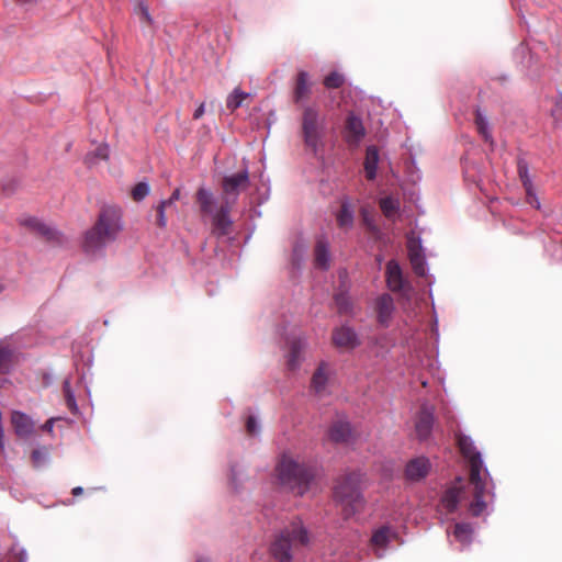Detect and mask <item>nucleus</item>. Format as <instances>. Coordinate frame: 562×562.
Masks as SVG:
<instances>
[{
	"label": "nucleus",
	"mask_w": 562,
	"mask_h": 562,
	"mask_svg": "<svg viewBox=\"0 0 562 562\" xmlns=\"http://www.w3.org/2000/svg\"><path fill=\"white\" fill-rule=\"evenodd\" d=\"M246 186V169L225 177L222 183V195L216 196L210 189L201 187L196 192V201L201 214L210 217L213 229L218 235L228 234L233 221L229 213L236 204L240 190Z\"/></svg>",
	"instance_id": "1"
},
{
	"label": "nucleus",
	"mask_w": 562,
	"mask_h": 562,
	"mask_svg": "<svg viewBox=\"0 0 562 562\" xmlns=\"http://www.w3.org/2000/svg\"><path fill=\"white\" fill-rule=\"evenodd\" d=\"M458 446L470 467V485L473 490V501L469 504V510L473 516L483 515L487 510V499L494 497L493 482L472 438L459 435Z\"/></svg>",
	"instance_id": "2"
},
{
	"label": "nucleus",
	"mask_w": 562,
	"mask_h": 562,
	"mask_svg": "<svg viewBox=\"0 0 562 562\" xmlns=\"http://www.w3.org/2000/svg\"><path fill=\"white\" fill-rule=\"evenodd\" d=\"M279 483L297 496H303L316 487L321 469L314 461H305L283 454L277 467Z\"/></svg>",
	"instance_id": "3"
},
{
	"label": "nucleus",
	"mask_w": 562,
	"mask_h": 562,
	"mask_svg": "<svg viewBox=\"0 0 562 562\" xmlns=\"http://www.w3.org/2000/svg\"><path fill=\"white\" fill-rule=\"evenodd\" d=\"M121 210L116 206H103L95 224L86 232L82 248L89 256H98L113 243L122 231Z\"/></svg>",
	"instance_id": "4"
},
{
	"label": "nucleus",
	"mask_w": 562,
	"mask_h": 562,
	"mask_svg": "<svg viewBox=\"0 0 562 562\" xmlns=\"http://www.w3.org/2000/svg\"><path fill=\"white\" fill-rule=\"evenodd\" d=\"M310 543V535L301 519L286 526L271 544V553L278 562H291L292 552Z\"/></svg>",
	"instance_id": "5"
},
{
	"label": "nucleus",
	"mask_w": 562,
	"mask_h": 562,
	"mask_svg": "<svg viewBox=\"0 0 562 562\" xmlns=\"http://www.w3.org/2000/svg\"><path fill=\"white\" fill-rule=\"evenodd\" d=\"M360 483L361 474L352 472L342 476L334 488V499L346 518L359 513L364 505Z\"/></svg>",
	"instance_id": "6"
},
{
	"label": "nucleus",
	"mask_w": 562,
	"mask_h": 562,
	"mask_svg": "<svg viewBox=\"0 0 562 562\" xmlns=\"http://www.w3.org/2000/svg\"><path fill=\"white\" fill-rule=\"evenodd\" d=\"M302 132L305 146L317 156L324 147L326 123L325 116L316 106H304L302 114Z\"/></svg>",
	"instance_id": "7"
},
{
	"label": "nucleus",
	"mask_w": 562,
	"mask_h": 562,
	"mask_svg": "<svg viewBox=\"0 0 562 562\" xmlns=\"http://www.w3.org/2000/svg\"><path fill=\"white\" fill-rule=\"evenodd\" d=\"M386 285L390 291L398 293L405 299H409L413 288L409 281L404 277L402 268L396 260H390L385 269Z\"/></svg>",
	"instance_id": "8"
},
{
	"label": "nucleus",
	"mask_w": 562,
	"mask_h": 562,
	"mask_svg": "<svg viewBox=\"0 0 562 562\" xmlns=\"http://www.w3.org/2000/svg\"><path fill=\"white\" fill-rule=\"evenodd\" d=\"M284 340L288 348L285 355L286 367L290 371H295L300 368L303 361V352L307 347V339L301 333H291L285 336Z\"/></svg>",
	"instance_id": "9"
},
{
	"label": "nucleus",
	"mask_w": 562,
	"mask_h": 562,
	"mask_svg": "<svg viewBox=\"0 0 562 562\" xmlns=\"http://www.w3.org/2000/svg\"><path fill=\"white\" fill-rule=\"evenodd\" d=\"M396 532L389 526L376 529L370 540V548L378 558H383Z\"/></svg>",
	"instance_id": "10"
},
{
	"label": "nucleus",
	"mask_w": 562,
	"mask_h": 562,
	"mask_svg": "<svg viewBox=\"0 0 562 562\" xmlns=\"http://www.w3.org/2000/svg\"><path fill=\"white\" fill-rule=\"evenodd\" d=\"M408 257L414 272L417 276L425 277L428 268L423 254L422 240L409 238L407 241Z\"/></svg>",
	"instance_id": "11"
},
{
	"label": "nucleus",
	"mask_w": 562,
	"mask_h": 562,
	"mask_svg": "<svg viewBox=\"0 0 562 562\" xmlns=\"http://www.w3.org/2000/svg\"><path fill=\"white\" fill-rule=\"evenodd\" d=\"M333 342L337 348L350 350L359 346L360 340L352 327L341 325L333 330Z\"/></svg>",
	"instance_id": "12"
},
{
	"label": "nucleus",
	"mask_w": 562,
	"mask_h": 562,
	"mask_svg": "<svg viewBox=\"0 0 562 562\" xmlns=\"http://www.w3.org/2000/svg\"><path fill=\"white\" fill-rule=\"evenodd\" d=\"M11 424L15 435L22 439L31 437L35 430L34 420L29 415L20 411L12 412Z\"/></svg>",
	"instance_id": "13"
},
{
	"label": "nucleus",
	"mask_w": 562,
	"mask_h": 562,
	"mask_svg": "<svg viewBox=\"0 0 562 562\" xmlns=\"http://www.w3.org/2000/svg\"><path fill=\"white\" fill-rule=\"evenodd\" d=\"M331 263L330 245L326 237L319 236L314 247V267L319 270H328Z\"/></svg>",
	"instance_id": "14"
},
{
	"label": "nucleus",
	"mask_w": 562,
	"mask_h": 562,
	"mask_svg": "<svg viewBox=\"0 0 562 562\" xmlns=\"http://www.w3.org/2000/svg\"><path fill=\"white\" fill-rule=\"evenodd\" d=\"M518 175L526 191L527 202L535 209H540V201L536 194L532 180L529 176L528 165L524 159L518 160Z\"/></svg>",
	"instance_id": "15"
},
{
	"label": "nucleus",
	"mask_w": 562,
	"mask_h": 562,
	"mask_svg": "<svg viewBox=\"0 0 562 562\" xmlns=\"http://www.w3.org/2000/svg\"><path fill=\"white\" fill-rule=\"evenodd\" d=\"M375 310L379 324L387 327L395 311L393 297L387 293L381 294L376 299Z\"/></svg>",
	"instance_id": "16"
},
{
	"label": "nucleus",
	"mask_w": 562,
	"mask_h": 562,
	"mask_svg": "<svg viewBox=\"0 0 562 562\" xmlns=\"http://www.w3.org/2000/svg\"><path fill=\"white\" fill-rule=\"evenodd\" d=\"M21 224L29 227L31 231L38 233L49 241H60V234L54 227L36 217H23L21 218Z\"/></svg>",
	"instance_id": "17"
},
{
	"label": "nucleus",
	"mask_w": 562,
	"mask_h": 562,
	"mask_svg": "<svg viewBox=\"0 0 562 562\" xmlns=\"http://www.w3.org/2000/svg\"><path fill=\"white\" fill-rule=\"evenodd\" d=\"M430 470V462L425 457L412 459L405 468V476L408 481L417 482L427 476Z\"/></svg>",
	"instance_id": "18"
},
{
	"label": "nucleus",
	"mask_w": 562,
	"mask_h": 562,
	"mask_svg": "<svg viewBox=\"0 0 562 562\" xmlns=\"http://www.w3.org/2000/svg\"><path fill=\"white\" fill-rule=\"evenodd\" d=\"M345 138L350 145H357L364 137L366 131L360 117L350 113L346 121Z\"/></svg>",
	"instance_id": "19"
},
{
	"label": "nucleus",
	"mask_w": 562,
	"mask_h": 562,
	"mask_svg": "<svg viewBox=\"0 0 562 562\" xmlns=\"http://www.w3.org/2000/svg\"><path fill=\"white\" fill-rule=\"evenodd\" d=\"M312 83L310 81V76L306 71L302 70L297 74L296 82L293 91V100L295 104L301 106H305V102L307 101L311 94Z\"/></svg>",
	"instance_id": "20"
},
{
	"label": "nucleus",
	"mask_w": 562,
	"mask_h": 562,
	"mask_svg": "<svg viewBox=\"0 0 562 562\" xmlns=\"http://www.w3.org/2000/svg\"><path fill=\"white\" fill-rule=\"evenodd\" d=\"M16 359V348L7 340H0V374L9 373Z\"/></svg>",
	"instance_id": "21"
},
{
	"label": "nucleus",
	"mask_w": 562,
	"mask_h": 562,
	"mask_svg": "<svg viewBox=\"0 0 562 562\" xmlns=\"http://www.w3.org/2000/svg\"><path fill=\"white\" fill-rule=\"evenodd\" d=\"M248 195H251L250 203L258 205L265 203L270 195V186L268 179H263L261 176L256 183H250L248 180Z\"/></svg>",
	"instance_id": "22"
},
{
	"label": "nucleus",
	"mask_w": 562,
	"mask_h": 562,
	"mask_svg": "<svg viewBox=\"0 0 562 562\" xmlns=\"http://www.w3.org/2000/svg\"><path fill=\"white\" fill-rule=\"evenodd\" d=\"M245 467L243 462H231L228 472V485L233 493L239 495L244 490Z\"/></svg>",
	"instance_id": "23"
},
{
	"label": "nucleus",
	"mask_w": 562,
	"mask_h": 562,
	"mask_svg": "<svg viewBox=\"0 0 562 562\" xmlns=\"http://www.w3.org/2000/svg\"><path fill=\"white\" fill-rule=\"evenodd\" d=\"M434 414L428 407H423L416 420V434L420 440H426L432 429Z\"/></svg>",
	"instance_id": "24"
},
{
	"label": "nucleus",
	"mask_w": 562,
	"mask_h": 562,
	"mask_svg": "<svg viewBox=\"0 0 562 562\" xmlns=\"http://www.w3.org/2000/svg\"><path fill=\"white\" fill-rule=\"evenodd\" d=\"M447 535L454 537L461 546V549L467 548L473 540V528L467 522H456L453 529L447 528Z\"/></svg>",
	"instance_id": "25"
},
{
	"label": "nucleus",
	"mask_w": 562,
	"mask_h": 562,
	"mask_svg": "<svg viewBox=\"0 0 562 562\" xmlns=\"http://www.w3.org/2000/svg\"><path fill=\"white\" fill-rule=\"evenodd\" d=\"M464 496V491L459 486H453L447 490L441 498V505L448 513H453L460 501Z\"/></svg>",
	"instance_id": "26"
},
{
	"label": "nucleus",
	"mask_w": 562,
	"mask_h": 562,
	"mask_svg": "<svg viewBox=\"0 0 562 562\" xmlns=\"http://www.w3.org/2000/svg\"><path fill=\"white\" fill-rule=\"evenodd\" d=\"M351 436V427L347 420L338 419L330 428L329 437L335 442H347Z\"/></svg>",
	"instance_id": "27"
},
{
	"label": "nucleus",
	"mask_w": 562,
	"mask_h": 562,
	"mask_svg": "<svg viewBox=\"0 0 562 562\" xmlns=\"http://www.w3.org/2000/svg\"><path fill=\"white\" fill-rule=\"evenodd\" d=\"M379 164V150L375 146H369L366 153L364 171L368 180H373L376 177V169Z\"/></svg>",
	"instance_id": "28"
},
{
	"label": "nucleus",
	"mask_w": 562,
	"mask_h": 562,
	"mask_svg": "<svg viewBox=\"0 0 562 562\" xmlns=\"http://www.w3.org/2000/svg\"><path fill=\"white\" fill-rule=\"evenodd\" d=\"M328 375L325 371V364H321L312 376V389L314 393L322 397L327 394Z\"/></svg>",
	"instance_id": "29"
},
{
	"label": "nucleus",
	"mask_w": 562,
	"mask_h": 562,
	"mask_svg": "<svg viewBox=\"0 0 562 562\" xmlns=\"http://www.w3.org/2000/svg\"><path fill=\"white\" fill-rule=\"evenodd\" d=\"M109 146L106 144H99L94 149L88 151L85 156V164L88 167L99 165L101 161H105L109 158Z\"/></svg>",
	"instance_id": "30"
},
{
	"label": "nucleus",
	"mask_w": 562,
	"mask_h": 562,
	"mask_svg": "<svg viewBox=\"0 0 562 562\" xmlns=\"http://www.w3.org/2000/svg\"><path fill=\"white\" fill-rule=\"evenodd\" d=\"M337 223L340 228L349 229L353 224V210L348 201H344L337 215Z\"/></svg>",
	"instance_id": "31"
},
{
	"label": "nucleus",
	"mask_w": 562,
	"mask_h": 562,
	"mask_svg": "<svg viewBox=\"0 0 562 562\" xmlns=\"http://www.w3.org/2000/svg\"><path fill=\"white\" fill-rule=\"evenodd\" d=\"M475 124L484 140L493 145L494 140L490 131L487 117L480 110H477L475 114Z\"/></svg>",
	"instance_id": "32"
},
{
	"label": "nucleus",
	"mask_w": 562,
	"mask_h": 562,
	"mask_svg": "<svg viewBox=\"0 0 562 562\" xmlns=\"http://www.w3.org/2000/svg\"><path fill=\"white\" fill-rule=\"evenodd\" d=\"M307 257V246L304 243H296L291 254V265L295 269H300Z\"/></svg>",
	"instance_id": "33"
},
{
	"label": "nucleus",
	"mask_w": 562,
	"mask_h": 562,
	"mask_svg": "<svg viewBox=\"0 0 562 562\" xmlns=\"http://www.w3.org/2000/svg\"><path fill=\"white\" fill-rule=\"evenodd\" d=\"M380 207L387 218H394L400 210V201L393 196H385L380 200Z\"/></svg>",
	"instance_id": "34"
},
{
	"label": "nucleus",
	"mask_w": 562,
	"mask_h": 562,
	"mask_svg": "<svg viewBox=\"0 0 562 562\" xmlns=\"http://www.w3.org/2000/svg\"><path fill=\"white\" fill-rule=\"evenodd\" d=\"M335 304L339 314H350L352 311V302L348 293L339 292L335 295Z\"/></svg>",
	"instance_id": "35"
},
{
	"label": "nucleus",
	"mask_w": 562,
	"mask_h": 562,
	"mask_svg": "<svg viewBox=\"0 0 562 562\" xmlns=\"http://www.w3.org/2000/svg\"><path fill=\"white\" fill-rule=\"evenodd\" d=\"M245 99L246 93L239 87L235 88L226 99V109L231 112L235 111L243 104Z\"/></svg>",
	"instance_id": "36"
},
{
	"label": "nucleus",
	"mask_w": 562,
	"mask_h": 562,
	"mask_svg": "<svg viewBox=\"0 0 562 562\" xmlns=\"http://www.w3.org/2000/svg\"><path fill=\"white\" fill-rule=\"evenodd\" d=\"M31 460L35 468H42L49 461V450L47 447H40L32 451Z\"/></svg>",
	"instance_id": "37"
},
{
	"label": "nucleus",
	"mask_w": 562,
	"mask_h": 562,
	"mask_svg": "<svg viewBox=\"0 0 562 562\" xmlns=\"http://www.w3.org/2000/svg\"><path fill=\"white\" fill-rule=\"evenodd\" d=\"M515 59L519 61L524 68H530L532 65V55L527 45L520 44L515 50Z\"/></svg>",
	"instance_id": "38"
},
{
	"label": "nucleus",
	"mask_w": 562,
	"mask_h": 562,
	"mask_svg": "<svg viewBox=\"0 0 562 562\" xmlns=\"http://www.w3.org/2000/svg\"><path fill=\"white\" fill-rule=\"evenodd\" d=\"M261 425L254 415H248V446L255 443L260 435Z\"/></svg>",
	"instance_id": "39"
},
{
	"label": "nucleus",
	"mask_w": 562,
	"mask_h": 562,
	"mask_svg": "<svg viewBox=\"0 0 562 562\" xmlns=\"http://www.w3.org/2000/svg\"><path fill=\"white\" fill-rule=\"evenodd\" d=\"M324 562H358V553L352 550H344L335 553L334 558L326 559Z\"/></svg>",
	"instance_id": "40"
},
{
	"label": "nucleus",
	"mask_w": 562,
	"mask_h": 562,
	"mask_svg": "<svg viewBox=\"0 0 562 562\" xmlns=\"http://www.w3.org/2000/svg\"><path fill=\"white\" fill-rule=\"evenodd\" d=\"M150 192L149 184L145 181L138 182L132 190V196L135 201L144 200Z\"/></svg>",
	"instance_id": "41"
},
{
	"label": "nucleus",
	"mask_w": 562,
	"mask_h": 562,
	"mask_svg": "<svg viewBox=\"0 0 562 562\" xmlns=\"http://www.w3.org/2000/svg\"><path fill=\"white\" fill-rule=\"evenodd\" d=\"M342 83H344V76L336 71L329 74L324 79V85L328 89L338 88Z\"/></svg>",
	"instance_id": "42"
},
{
	"label": "nucleus",
	"mask_w": 562,
	"mask_h": 562,
	"mask_svg": "<svg viewBox=\"0 0 562 562\" xmlns=\"http://www.w3.org/2000/svg\"><path fill=\"white\" fill-rule=\"evenodd\" d=\"M407 179L409 182H412L414 184L422 180V172L416 167V164L414 160H412L409 162V165L407 166Z\"/></svg>",
	"instance_id": "43"
},
{
	"label": "nucleus",
	"mask_w": 562,
	"mask_h": 562,
	"mask_svg": "<svg viewBox=\"0 0 562 562\" xmlns=\"http://www.w3.org/2000/svg\"><path fill=\"white\" fill-rule=\"evenodd\" d=\"M137 14L139 15V20L140 22H146L148 24H151L153 22V19L150 16V13H149V10H148V7L146 3H144L143 1H140L137 5Z\"/></svg>",
	"instance_id": "44"
},
{
	"label": "nucleus",
	"mask_w": 562,
	"mask_h": 562,
	"mask_svg": "<svg viewBox=\"0 0 562 562\" xmlns=\"http://www.w3.org/2000/svg\"><path fill=\"white\" fill-rule=\"evenodd\" d=\"M551 115L555 121H562V92L555 98L554 105L551 110Z\"/></svg>",
	"instance_id": "45"
},
{
	"label": "nucleus",
	"mask_w": 562,
	"mask_h": 562,
	"mask_svg": "<svg viewBox=\"0 0 562 562\" xmlns=\"http://www.w3.org/2000/svg\"><path fill=\"white\" fill-rule=\"evenodd\" d=\"M166 207V202H160L157 206V225L161 228L167 226V217L165 214Z\"/></svg>",
	"instance_id": "46"
},
{
	"label": "nucleus",
	"mask_w": 562,
	"mask_h": 562,
	"mask_svg": "<svg viewBox=\"0 0 562 562\" xmlns=\"http://www.w3.org/2000/svg\"><path fill=\"white\" fill-rule=\"evenodd\" d=\"M65 400H66V404H67L68 408L72 413H76L78 411V406H77L75 393H69L68 395H66Z\"/></svg>",
	"instance_id": "47"
},
{
	"label": "nucleus",
	"mask_w": 562,
	"mask_h": 562,
	"mask_svg": "<svg viewBox=\"0 0 562 562\" xmlns=\"http://www.w3.org/2000/svg\"><path fill=\"white\" fill-rule=\"evenodd\" d=\"M180 199V190L179 189H176L172 194L170 195L169 199L167 200H162L161 202H166V206H170L171 204H173L176 201H178Z\"/></svg>",
	"instance_id": "48"
},
{
	"label": "nucleus",
	"mask_w": 562,
	"mask_h": 562,
	"mask_svg": "<svg viewBox=\"0 0 562 562\" xmlns=\"http://www.w3.org/2000/svg\"><path fill=\"white\" fill-rule=\"evenodd\" d=\"M55 418H49L45 422V424L42 426V429L48 434H53L54 431V425H55Z\"/></svg>",
	"instance_id": "49"
},
{
	"label": "nucleus",
	"mask_w": 562,
	"mask_h": 562,
	"mask_svg": "<svg viewBox=\"0 0 562 562\" xmlns=\"http://www.w3.org/2000/svg\"><path fill=\"white\" fill-rule=\"evenodd\" d=\"M205 112L204 103L200 104L193 113V119L199 120Z\"/></svg>",
	"instance_id": "50"
},
{
	"label": "nucleus",
	"mask_w": 562,
	"mask_h": 562,
	"mask_svg": "<svg viewBox=\"0 0 562 562\" xmlns=\"http://www.w3.org/2000/svg\"><path fill=\"white\" fill-rule=\"evenodd\" d=\"M63 389L65 396L68 395L69 393H75L68 379L64 381Z\"/></svg>",
	"instance_id": "51"
},
{
	"label": "nucleus",
	"mask_w": 562,
	"mask_h": 562,
	"mask_svg": "<svg viewBox=\"0 0 562 562\" xmlns=\"http://www.w3.org/2000/svg\"><path fill=\"white\" fill-rule=\"evenodd\" d=\"M27 560V553L25 549H20L19 557L14 562H26Z\"/></svg>",
	"instance_id": "52"
},
{
	"label": "nucleus",
	"mask_w": 562,
	"mask_h": 562,
	"mask_svg": "<svg viewBox=\"0 0 562 562\" xmlns=\"http://www.w3.org/2000/svg\"><path fill=\"white\" fill-rule=\"evenodd\" d=\"M71 493L74 496L81 495L83 493V488L81 486L74 487Z\"/></svg>",
	"instance_id": "53"
},
{
	"label": "nucleus",
	"mask_w": 562,
	"mask_h": 562,
	"mask_svg": "<svg viewBox=\"0 0 562 562\" xmlns=\"http://www.w3.org/2000/svg\"><path fill=\"white\" fill-rule=\"evenodd\" d=\"M196 562H211L209 558H205V557H199L196 559Z\"/></svg>",
	"instance_id": "54"
},
{
	"label": "nucleus",
	"mask_w": 562,
	"mask_h": 562,
	"mask_svg": "<svg viewBox=\"0 0 562 562\" xmlns=\"http://www.w3.org/2000/svg\"><path fill=\"white\" fill-rule=\"evenodd\" d=\"M251 233H252V231H251V229H250V227L248 226V235H247V238H248V239L250 238Z\"/></svg>",
	"instance_id": "55"
},
{
	"label": "nucleus",
	"mask_w": 562,
	"mask_h": 562,
	"mask_svg": "<svg viewBox=\"0 0 562 562\" xmlns=\"http://www.w3.org/2000/svg\"><path fill=\"white\" fill-rule=\"evenodd\" d=\"M254 213H255L257 216H261V213H260V212H257L256 210H254Z\"/></svg>",
	"instance_id": "56"
},
{
	"label": "nucleus",
	"mask_w": 562,
	"mask_h": 562,
	"mask_svg": "<svg viewBox=\"0 0 562 562\" xmlns=\"http://www.w3.org/2000/svg\"><path fill=\"white\" fill-rule=\"evenodd\" d=\"M3 285L0 283V293L3 291Z\"/></svg>",
	"instance_id": "57"
}]
</instances>
